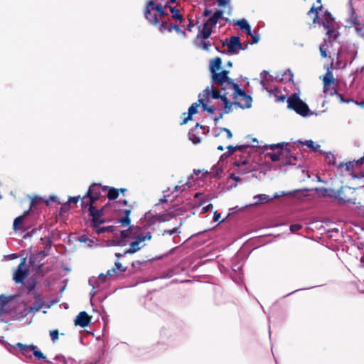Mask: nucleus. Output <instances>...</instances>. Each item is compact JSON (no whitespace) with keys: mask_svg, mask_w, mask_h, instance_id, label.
Instances as JSON below:
<instances>
[{"mask_svg":"<svg viewBox=\"0 0 364 364\" xmlns=\"http://www.w3.org/2000/svg\"><path fill=\"white\" fill-rule=\"evenodd\" d=\"M43 244L45 245L44 250H41L35 255L30 257V262L32 264L39 263L46 256L49 255L50 250L52 246V242L48 238H41Z\"/></svg>","mask_w":364,"mask_h":364,"instance_id":"nucleus-12","label":"nucleus"},{"mask_svg":"<svg viewBox=\"0 0 364 364\" xmlns=\"http://www.w3.org/2000/svg\"><path fill=\"white\" fill-rule=\"evenodd\" d=\"M232 92V95L235 100V104H237L240 107L250 108L252 105V97L247 95L245 92L242 90L237 84H236L232 90H230Z\"/></svg>","mask_w":364,"mask_h":364,"instance_id":"nucleus-8","label":"nucleus"},{"mask_svg":"<svg viewBox=\"0 0 364 364\" xmlns=\"http://www.w3.org/2000/svg\"><path fill=\"white\" fill-rule=\"evenodd\" d=\"M43 304L39 303L34 306H27L24 302H21L16 306H13L11 311L12 317L14 320H21L26 316L29 313L38 311L42 308Z\"/></svg>","mask_w":364,"mask_h":364,"instance_id":"nucleus-7","label":"nucleus"},{"mask_svg":"<svg viewBox=\"0 0 364 364\" xmlns=\"http://www.w3.org/2000/svg\"><path fill=\"white\" fill-rule=\"evenodd\" d=\"M154 220L159 222V223H162V222L167 221L168 219H166V216L164 215H156L154 217Z\"/></svg>","mask_w":364,"mask_h":364,"instance_id":"nucleus-55","label":"nucleus"},{"mask_svg":"<svg viewBox=\"0 0 364 364\" xmlns=\"http://www.w3.org/2000/svg\"><path fill=\"white\" fill-rule=\"evenodd\" d=\"M350 21L355 26L356 34L364 40V23H359L357 16H355L353 13L350 17Z\"/></svg>","mask_w":364,"mask_h":364,"instance_id":"nucleus-22","label":"nucleus"},{"mask_svg":"<svg viewBox=\"0 0 364 364\" xmlns=\"http://www.w3.org/2000/svg\"><path fill=\"white\" fill-rule=\"evenodd\" d=\"M249 147V145H240V146H232V145H229L227 149H228V152L230 154H232V153H234L236 151H245L247 148Z\"/></svg>","mask_w":364,"mask_h":364,"instance_id":"nucleus-43","label":"nucleus"},{"mask_svg":"<svg viewBox=\"0 0 364 364\" xmlns=\"http://www.w3.org/2000/svg\"><path fill=\"white\" fill-rule=\"evenodd\" d=\"M233 164L236 166L235 172L239 175L247 174L256 170V166L250 158L236 159Z\"/></svg>","mask_w":364,"mask_h":364,"instance_id":"nucleus-10","label":"nucleus"},{"mask_svg":"<svg viewBox=\"0 0 364 364\" xmlns=\"http://www.w3.org/2000/svg\"><path fill=\"white\" fill-rule=\"evenodd\" d=\"M10 301V297L1 295L0 296V304H1V306L0 307V316L1 314L4 311V306L6 305ZM4 319L0 318V322H4Z\"/></svg>","mask_w":364,"mask_h":364,"instance_id":"nucleus-41","label":"nucleus"},{"mask_svg":"<svg viewBox=\"0 0 364 364\" xmlns=\"http://www.w3.org/2000/svg\"><path fill=\"white\" fill-rule=\"evenodd\" d=\"M180 233V231H178V228H173V229L171 230H165L162 235H174V234H179Z\"/></svg>","mask_w":364,"mask_h":364,"instance_id":"nucleus-52","label":"nucleus"},{"mask_svg":"<svg viewBox=\"0 0 364 364\" xmlns=\"http://www.w3.org/2000/svg\"><path fill=\"white\" fill-rule=\"evenodd\" d=\"M324 28L327 30L326 35L328 36L327 41H331L333 43V41L336 40L338 36V31L333 28L330 27L329 25H326L325 22L323 23Z\"/></svg>","mask_w":364,"mask_h":364,"instance_id":"nucleus-31","label":"nucleus"},{"mask_svg":"<svg viewBox=\"0 0 364 364\" xmlns=\"http://www.w3.org/2000/svg\"><path fill=\"white\" fill-rule=\"evenodd\" d=\"M205 203H206L205 200H203L200 202V205L203 206L202 210H201V213H205L208 211H209L210 210L213 209V206L211 203H208V204L205 205Z\"/></svg>","mask_w":364,"mask_h":364,"instance_id":"nucleus-46","label":"nucleus"},{"mask_svg":"<svg viewBox=\"0 0 364 364\" xmlns=\"http://www.w3.org/2000/svg\"><path fill=\"white\" fill-rule=\"evenodd\" d=\"M229 73L228 70H222L212 74L211 77L213 83L216 84L222 90L230 91L236 83L228 77Z\"/></svg>","mask_w":364,"mask_h":364,"instance_id":"nucleus-5","label":"nucleus"},{"mask_svg":"<svg viewBox=\"0 0 364 364\" xmlns=\"http://www.w3.org/2000/svg\"><path fill=\"white\" fill-rule=\"evenodd\" d=\"M234 25L238 26L241 30L245 31L247 35H251V27L246 19L237 20L234 23Z\"/></svg>","mask_w":364,"mask_h":364,"instance_id":"nucleus-30","label":"nucleus"},{"mask_svg":"<svg viewBox=\"0 0 364 364\" xmlns=\"http://www.w3.org/2000/svg\"><path fill=\"white\" fill-rule=\"evenodd\" d=\"M119 196V189L110 188L108 191L107 197L109 200H114Z\"/></svg>","mask_w":364,"mask_h":364,"instance_id":"nucleus-45","label":"nucleus"},{"mask_svg":"<svg viewBox=\"0 0 364 364\" xmlns=\"http://www.w3.org/2000/svg\"><path fill=\"white\" fill-rule=\"evenodd\" d=\"M121 239L117 240L114 239L112 241V245H118V246H124L126 245V242L124 239L127 236V232L126 230L120 231Z\"/></svg>","mask_w":364,"mask_h":364,"instance_id":"nucleus-36","label":"nucleus"},{"mask_svg":"<svg viewBox=\"0 0 364 364\" xmlns=\"http://www.w3.org/2000/svg\"><path fill=\"white\" fill-rule=\"evenodd\" d=\"M303 144L306 145L308 147H309L314 151H318V149L320 148V145L314 144V142L312 140H307Z\"/></svg>","mask_w":364,"mask_h":364,"instance_id":"nucleus-49","label":"nucleus"},{"mask_svg":"<svg viewBox=\"0 0 364 364\" xmlns=\"http://www.w3.org/2000/svg\"><path fill=\"white\" fill-rule=\"evenodd\" d=\"M239 174H237L235 171L232 173H231L229 176V178L234 180L236 182H239L241 181V178H240V176H238Z\"/></svg>","mask_w":364,"mask_h":364,"instance_id":"nucleus-56","label":"nucleus"},{"mask_svg":"<svg viewBox=\"0 0 364 364\" xmlns=\"http://www.w3.org/2000/svg\"><path fill=\"white\" fill-rule=\"evenodd\" d=\"M222 60L219 57H216L214 59L211 60L210 62V74H213L216 72H218L221 68Z\"/></svg>","mask_w":364,"mask_h":364,"instance_id":"nucleus-26","label":"nucleus"},{"mask_svg":"<svg viewBox=\"0 0 364 364\" xmlns=\"http://www.w3.org/2000/svg\"><path fill=\"white\" fill-rule=\"evenodd\" d=\"M108 277L109 276L107 275V272L105 274L102 273L99 275L98 278H91L89 279V284L92 287V290L90 292V295L92 297H93L96 294L95 289L100 287L101 284L105 282L106 278Z\"/></svg>","mask_w":364,"mask_h":364,"instance_id":"nucleus-18","label":"nucleus"},{"mask_svg":"<svg viewBox=\"0 0 364 364\" xmlns=\"http://www.w3.org/2000/svg\"><path fill=\"white\" fill-rule=\"evenodd\" d=\"M100 195V186L98 184L94 183L90 186L87 193V196L90 198V203L95 202Z\"/></svg>","mask_w":364,"mask_h":364,"instance_id":"nucleus-21","label":"nucleus"},{"mask_svg":"<svg viewBox=\"0 0 364 364\" xmlns=\"http://www.w3.org/2000/svg\"><path fill=\"white\" fill-rule=\"evenodd\" d=\"M332 46V42L331 41H327V38H324L323 43L319 46L320 53L323 58H326L328 57L329 47Z\"/></svg>","mask_w":364,"mask_h":364,"instance_id":"nucleus-28","label":"nucleus"},{"mask_svg":"<svg viewBox=\"0 0 364 364\" xmlns=\"http://www.w3.org/2000/svg\"><path fill=\"white\" fill-rule=\"evenodd\" d=\"M323 94L325 95V97L330 95L333 96L336 93V90L333 85H328V84H323Z\"/></svg>","mask_w":364,"mask_h":364,"instance_id":"nucleus-38","label":"nucleus"},{"mask_svg":"<svg viewBox=\"0 0 364 364\" xmlns=\"http://www.w3.org/2000/svg\"><path fill=\"white\" fill-rule=\"evenodd\" d=\"M321 8H322L321 6H318L317 8H315L314 6H312L311 9H310V11H309V15H311V14H314V12L316 13L315 17H314V23H316V20L318 18L317 10H321Z\"/></svg>","mask_w":364,"mask_h":364,"instance_id":"nucleus-53","label":"nucleus"},{"mask_svg":"<svg viewBox=\"0 0 364 364\" xmlns=\"http://www.w3.org/2000/svg\"><path fill=\"white\" fill-rule=\"evenodd\" d=\"M242 269V264L240 263L232 264V270L235 272H239Z\"/></svg>","mask_w":364,"mask_h":364,"instance_id":"nucleus-62","label":"nucleus"},{"mask_svg":"<svg viewBox=\"0 0 364 364\" xmlns=\"http://www.w3.org/2000/svg\"><path fill=\"white\" fill-rule=\"evenodd\" d=\"M95 229V232L97 234L100 235L105 232H112L114 231L113 226H107V227H100V225L97 228H94Z\"/></svg>","mask_w":364,"mask_h":364,"instance_id":"nucleus-44","label":"nucleus"},{"mask_svg":"<svg viewBox=\"0 0 364 364\" xmlns=\"http://www.w3.org/2000/svg\"><path fill=\"white\" fill-rule=\"evenodd\" d=\"M90 323V317L85 311H81L75 319V324L80 327H86Z\"/></svg>","mask_w":364,"mask_h":364,"instance_id":"nucleus-20","label":"nucleus"},{"mask_svg":"<svg viewBox=\"0 0 364 364\" xmlns=\"http://www.w3.org/2000/svg\"><path fill=\"white\" fill-rule=\"evenodd\" d=\"M284 75L286 76V78L288 79V80L289 81H292L293 80V77H294V74L293 73L291 72V70H287L285 73H284Z\"/></svg>","mask_w":364,"mask_h":364,"instance_id":"nucleus-59","label":"nucleus"},{"mask_svg":"<svg viewBox=\"0 0 364 364\" xmlns=\"http://www.w3.org/2000/svg\"><path fill=\"white\" fill-rule=\"evenodd\" d=\"M159 30L161 33H164L166 31L171 32L172 31H175L178 34L181 35L183 37L186 38V33L180 28L177 23H168V21H163L162 23L160 24L159 27Z\"/></svg>","mask_w":364,"mask_h":364,"instance_id":"nucleus-14","label":"nucleus"},{"mask_svg":"<svg viewBox=\"0 0 364 364\" xmlns=\"http://www.w3.org/2000/svg\"><path fill=\"white\" fill-rule=\"evenodd\" d=\"M287 107L304 117L314 114L310 111L307 104L300 99L297 93H294L289 97L287 99Z\"/></svg>","mask_w":364,"mask_h":364,"instance_id":"nucleus-3","label":"nucleus"},{"mask_svg":"<svg viewBox=\"0 0 364 364\" xmlns=\"http://www.w3.org/2000/svg\"><path fill=\"white\" fill-rule=\"evenodd\" d=\"M131 210H124V217L122 218H120L119 220V223L124 227H128L130 225V219H129V215H130Z\"/></svg>","mask_w":364,"mask_h":364,"instance_id":"nucleus-39","label":"nucleus"},{"mask_svg":"<svg viewBox=\"0 0 364 364\" xmlns=\"http://www.w3.org/2000/svg\"><path fill=\"white\" fill-rule=\"evenodd\" d=\"M230 91L222 90L219 87H215L213 85L207 87L203 92V97L205 100H208L210 97L212 99L218 100L220 99L223 103L224 114L229 113L232 109V104L228 98V95Z\"/></svg>","mask_w":364,"mask_h":364,"instance_id":"nucleus-2","label":"nucleus"},{"mask_svg":"<svg viewBox=\"0 0 364 364\" xmlns=\"http://www.w3.org/2000/svg\"><path fill=\"white\" fill-rule=\"evenodd\" d=\"M288 143L282 142L278 144H273L268 146V149L272 151H275L277 149H279V151L275 153H267V156L270 158L272 161H279L285 154L286 150L284 149V147L287 146Z\"/></svg>","mask_w":364,"mask_h":364,"instance_id":"nucleus-13","label":"nucleus"},{"mask_svg":"<svg viewBox=\"0 0 364 364\" xmlns=\"http://www.w3.org/2000/svg\"><path fill=\"white\" fill-rule=\"evenodd\" d=\"M220 132H225L227 134V138L229 139H232V132H231V131L230 129H228L227 128H220Z\"/></svg>","mask_w":364,"mask_h":364,"instance_id":"nucleus-61","label":"nucleus"},{"mask_svg":"<svg viewBox=\"0 0 364 364\" xmlns=\"http://www.w3.org/2000/svg\"><path fill=\"white\" fill-rule=\"evenodd\" d=\"M287 107L304 117L314 114L310 111L307 104L300 99L297 93H294L289 97L287 99Z\"/></svg>","mask_w":364,"mask_h":364,"instance_id":"nucleus-4","label":"nucleus"},{"mask_svg":"<svg viewBox=\"0 0 364 364\" xmlns=\"http://www.w3.org/2000/svg\"><path fill=\"white\" fill-rule=\"evenodd\" d=\"M126 267H124L119 261H117L114 262V267L107 271V275H109V277H112L114 276L117 270L120 271L121 272H124L126 271Z\"/></svg>","mask_w":364,"mask_h":364,"instance_id":"nucleus-34","label":"nucleus"},{"mask_svg":"<svg viewBox=\"0 0 364 364\" xmlns=\"http://www.w3.org/2000/svg\"><path fill=\"white\" fill-rule=\"evenodd\" d=\"M251 37H252V43H258L259 40V36L257 35V34H255V35H252V33H251Z\"/></svg>","mask_w":364,"mask_h":364,"instance_id":"nucleus-64","label":"nucleus"},{"mask_svg":"<svg viewBox=\"0 0 364 364\" xmlns=\"http://www.w3.org/2000/svg\"><path fill=\"white\" fill-rule=\"evenodd\" d=\"M316 192L323 197H329L331 198H333L336 200V191L333 188H316L315 189Z\"/></svg>","mask_w":364,"mask_h":364,"instance_id":"nucleus-25","label":"nucleus"},{"mask_svg":"<svg viewBox=\"0 0 364 364\" xmlns=\"http://www.w3.org/2000/svg\"><path fill=\"white\" fill-rule=\"evenodd\" d=\"M89 212L92 218V223L93 228H97L99 225L105 223L102 219V210H98L91 204L89 208Z\"/></svg>","mask_w":364,"mask_h":364,"instance_id":"nucleus-15","label":"nucleus"},{"mask_svg":"<svg viewBox=\"0 0 364 364\" xmlns=\"http://www.w3.org/2000/svg\"><path fill=\"white\" fill-rule=\"evenodd\" d=\"M167 6H169V0H149L144 11L145 18L150 24L159 26L168 19Z\"/></svg>","mask_w":364,"mask_h":364,"instance_id":"nucleus-1","label":"nucleus"},{"mask_svg":"<svg viewBox=\"0 0 364 364\" xmlns=\"http://www.w3.org/2000/svg\"><path fill=\"white\" fill-rule=\"evenodd\" d=\"M353 178H357L358 181V184L360 186V188H364V175L361 174L360 176H353Z\"/></svg>","mask_w":364,"mask_h":364,"instance_id":"nucleus-54","label":"nucleus"},{"mask_svg":"<svg viewBox=\"0 0 364 364\" xmlns=\"http://www.w3.org/2000/svg\"><path fill=\"white\" fill-rule=\"evenodd\" d=\"M336 200L342 204H356L355 188L348 186H341L336 191Z\"/></svg>","mask_w":364,"mask_h":364,"instance_id":"nucleus-6","label":"nucleus"},{"mask_svg":"<svg viewBox=\"0 0 364 364\" xmlns=\"http://www.w3.org/2000/svg\"><path fill=\"white\" fill-rule=\"evenodd\" d=\"M354 162L353 161H348L347 163H341L337 166V171L336 173L339 174L340 176H344L346 174H349L350 176H355L353 174V168H354Z\"/></svg>","mask_w":364,"mask_h":364,"instance_id":"nucleus-16","label":"nucleus"},{"mask_svg":"<svg viewBox=\"0 0 364 364\" xmlns=\"http://www.w3.org/2000/svg\"><path fill=\"white\" fill-rule=\"evenodd\" d=\"M332 20H333L332 15L328 12H326V14H325V21H326V23H325L326 25H329V23L331 22Z\"/></svg>","mask_w":364,"mask_h":364,"instance_id":"nucleus-60","label":"nucleus"},{"mask_svg":"<svg viewBox=\"0 0 364 364\" xmlns=\"http://www.w3.org/2000/svg\"><path fill=\"white\" fill-rule=\"evenodd\" d=\"M326 159L329 165L334 166L336 164V157L331 152L325 153Z\"/></svg>","mask_w":364,"mask_h":364,"instance_id":"nucleus-48","label":"nucleus"},{"mask_svg":"<svg viewBox=\"0 0 364 364\" xmlns=\"http://www.w3.org/2000/svg\"><path fill=\"white\" fill-rule=\"evenodd\" d=\"M33 355L38 359H46V356L41 350L38 349L37 346H36V348L33 350Z\"/></svg>","mask_w":364,"mask_h":364,"instance_id":"nucleus-51","label":"nucleus"},{"mask_svg":"<svg viewBox=\"0 0 364 364\" xmlns=\"http://www.w3.org/2000/svg\"><path fill=\"white\" fill-rule=\"evenodd\" d=\"M50 336L53 342L58 339V330H53L50 332Z\"/></svg>","mask_w":364,"mask_h":364,"instance_id":"nucleus-57","label":"nucleus"},{"mask_svg":"<svg viewBox=\"0 0 364 364\" xmlns=\"http://www.w3.org/2000/svg\"><path fill=\"white\" fill-rule=\"evenodd\" d=\"M253 199L255 201L252 203V205H259L260 204L266 203L272 200L271 197L266 194L255 195L253 197Z\"/></svg>","mask_w":364,"mask_h":364,"instance_id":"nucleus-29","label":"nucleus"},{"mask_svg":"<svg viewBox=\"0 0 364 364\" xmlns=\"http://www.w3.org/2000/svg\"><path fill=\"white\" fill-rule=\"evenodd\" d=\"M198 97V102L202 105L203 109L210 114H213L215 110V107L213 106H208L207 103L205 102V99L201 98V94L199 95Z\"/></svg>","mask_w":364,"mask_h":364,"instance_id":"nucleus-37","label":"nucleus"},{"mask_svg":"<svg viewBox=\"0 0 364 364\" xmlns=\"http://www.w3.org/2000/svg\"><path fill=\"white\" fill-rule=\"evenodd\" d=\"M188 138L194 144H197L200 142V138L196 136L193 132H188Z\"/></svg>","mask_w":364,"mask_h":364,"instance_id":"nucleus-50","label":"nucleus"},{"mask_svg":"<svg viewBox=\"0 0 364 364\" xmlns=\"http://www.w3.org/2000/svg\"><path fill=\"white\" fill-rule=\"evenodd\" d=\"M29 213V210H27V211H25L24 214L21 216H19V217H17L14 221V224H13V226H14V230H17L18 229H20L21 228L19 227V225L23 222V220H24L25 217L26 215H28Z\"/></svg>","mask_w":364,"mask_h":364,"instance_id":"nucleus-42","label":"nucleus"},{"mask_svg":"<svg viewBox=\"0 0 364 364\" xmlns=\"http://www.w3.org/2000/svg\"><path fill=\"white\" fill-rule=\"evenodd\" d=\"M16 347H18L20 349L22 354L27 358H31L32 356L33 351L36 348V346L34 345L28 346L22 344L21 343H18L16 344Z\"/></svg>","mask_w":364,"mask_h":364,"instance_id":"nucleus-24","label":"nucleus"},{"mask_svg":"<svg viewBox=\"0 0 364 364\" xmlns=\"http://www.w3.org/2000/svg\"><path fill=\"white\" fill-rule=\"evenodd\" d=\"M194 44L198 48L205 51L209 50L211 46L208 38H203L199 37H196L194 40Z\"/></svg>","mask_w":364,"mask_h":364,"instance_id":"nucleus-23","label":"nucleus"},{"mask_svg":"<svg viewBox=\"0 0 364 364\" xmlns=\"http://www.w3.org/2000/svg\"><path fill=\"white\" fill-rule=\"evenodd\" d=\"M200 105L199 102H195L191 105V106L188 109V114L186 117L183 119L181 124H186L188 120L191 119L192 115L197 112L198 107Z\"/></svg>","mask_w":364,"mask_h":364,"instance_id":"nucleus-35","label":"nucleus"},{"mask_svg":"<svg viewBox=\"0 0 364 364\" xmlns=\"http://www.w3.org/2000/svg\"><path fill=\"white\" fill-rule=\"evenodd\" d=\"M77 240L80 242L86 244L87 247H97L100 245L97 237H92L87 234H83L78 237Z\"/></svg>","mask_w":364,"mask_h":364,"instance_id":"nucleus-19","label":"nucleus"},{"mask_svg":"<svg viewBox=\"0 0 364 364\" xmlns=\"http://www.w3.org/2000/svg\"><path fill=\"white\" fill-rule=\"evenodd\" d=\"M26 262V258H22L21 263L14 273L13 279L16 284H23L29 274V270Z\"/></svg>","mask_w":364,"mask_h":364,"instance_id":"nucleus-11","label":"nucleus"},{"mask_svg":"<svg viewBox=\"0 0 364 364\" xmlns=\"http://www.w3.org/2000/svg\"><path fill=\"white\" fill-rule=\"evenodd\" d=\"M228 52L230 54H237L242 50V46L240 41V38L237 36H232L228 43Z\"/></svg>","mask_w":364,"mask_h":364,"instance_id":"nucleus-17","label":"nucleus"},{"mask_svg":"<svg viewBox=\"0 0 364 364\" xmlns=\"http://www.w3.org/2000/svg\"><path fill=\"white\" fill-rule=\"evenodd\" d=\"M151 233L149 231L139 233L135 237L134 241L130 243L129 249L124 252V255L134 254L136 252L145 245V241L151 240Z\"/></svg>","mask_w":364,"mask_h":364,"instance_id":"nucleus-9","label":"nucleus"},{"mask_svg":"<svg viewBox=\"0 0 364 364\" xmlns=\"http://www.w3.org/2000/svg\"><path fill=\"white\" fill-rule=\"evenodd\" d=\"M170 9V11L172 14V18L175 20L176 22L180 21V23L185 22V19L182 17L180 11L175 7H173L169 5V6H167Z\"/></svg>","mask_w":364,"mask_h":364,"instance_id":"nucleus-33","label":"nucleus"},{"mask_svg":"<svg viewBox=\"0 0 364 364\" xmlns=\"http://www.w3.org/2000/svg\"><path fill=\"white\" fill-rule=\"evenodd\" d=\"M323 84L332 85H334V77L333 73L331 70H328L326 73L323 79Z\"/></svg>","mask_w":364,"mask_h":364,"instance_id":"nucleus-40","label":"nucleus"},{"mask_svg":"<svg viewBox=\"0 0 364 364\" xmlns=\"http://www.w3.org/2000/svg\"><path fill=\"white\" fill-rule=\"evenodd\" d=\"M219 6H225L230 4V0H217Z\"/></svg>","mask_w":364,"mask_h":364,"instance_id":"nucleus-63","label":"nucleus"},{"mask_svg":"<svg viewBox=\"0 0 364 364\" xmlns=\"http://www.w3.org/2000/svg\"><path fill=\"white\" fill-rule=\"evenodd\" d=\"M212 28L213 26L205 22L203 24V29L198 32L196 37L209 38L212 33Z\"/></svg>","mask_w":364,"mask_h":364,"instance_id":"nucleus-27","label":"nucleus"},{"mask_svg":"<svg viewBox=\"0 0 364 364\" xmlns=\"http://www.w3.org/2000/svg\"><path fill=\"white\" fill-rule=\"evenodd\" d=\"M268 73L265 70L262 71L260 74L261 75V77H262V80H261V85H262L263 88L265 89V90H268V87L265 82L266 80H268Z\"/></svg>","mask_w":364,"mask_h":364,"instance_id":"nucleus-47","label":"nucleus"},{"mask_svg":"<svg viewBox=\"0 0 364 364\" xmlns=\"http://www.w3.org/2000/svg\"><path fill=\"white\" fill-rule=\"evenodd\" d=\"M223 11H215L213 15L210 17L207 21L206 23L210 24L211 26H214L217 24L218 20L220 18H223Z\"/></svg>","mask_w":364,"mask_h":364,"instance_id":"nucleus-32","label":"nucleus"},{"mask_svg":"<svg viewBox=\"0 0 364 364\" xmlns=\"http://www.w3.org/2000/svg\"><path fill=\"white\" fill-rule=\"evenodd\" d=\"M302 225L300 224H294L290 226V230L291 232H295L299 230H301Z\"/></svg>","mask_w":364,"mask_h":364,"instance_id":"nucleus-58","label":"nucleus"}]
</instances>
